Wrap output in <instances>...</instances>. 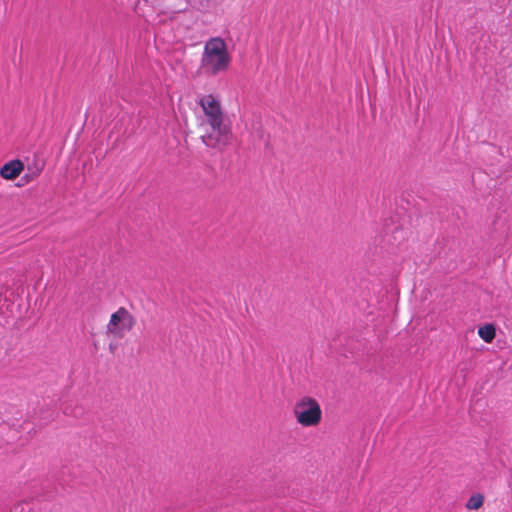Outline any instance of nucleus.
<instances>
[{
	"label": "nucleus",
	"mask_w": 512,
	"mask_h": 512,
	"mask_svg": "<svg viewBox=\"0 0 512 512\" xmlns=\"http://www.w3.org/2000/svg\"><path fill=\"white\" fill-rule=\"evenodd\" d=\"M135 325V318L125 308L114 312L107 324V332L116 338H123Z\"/></svg>",
	"instance_id": "nucleus-4"
},
{
	"label": "nucleus",
	"mask_w": 512,
	"mask_h": 512,
	"mask_svg": "<svg viewBox=\"0 0 512 512\" xmlns=\"http://www.w3.org/2000/svg\"><path fill=\"white\" fill-rule=\"evenodd\" d=\"M294 413L298 423L304 427L317 425L322 416L317 401L309 397H304L295 404Z\"/></svg>",
	"instance_id": "nucleus-3"
},
{
	"label": "nucleus",
	"mask_w": 512,
	"mask_h": 512,
	"mask_svg": "<svg viewBox=\"0 0 512 512\" xmlns=\"http://www.w3.org/2000/svg\"><path fill=\"white\" fill-rule=\"evenodd\" d=\"M483 502H484L483 495H481L479 493L474 494L468 499V501L466 503V507L470 510H477L483 505Z\"/></svg>",
	"instance_id": "nucleus-8"
},
{
	"label": "nucleus",
	"mask_w": 512,
	"mask_h": 512,
	"mask_svg": "<svg viewBox=\"0 0 512 512\" xmlns=\"http://www.w3.org/2000/svg\"><path fill=\"white\" fill-rule=\"evenodd\" d=\"M479 337L486 343H491L496 335V329L493 324H485L478 329Z\"/></svg>",
	"instance_id": "nucleus-6"
},
{
	"label": "nucleus",
	"mask_w": 512,
	"mask_h": 512,
	"mask_svg": "<svg viewBox=\"0 0 512 512\" xmlns=\"http://www.w3.org/2000/svg\"><path fill=\"white\" fill-rule=\"evenodd\" d=\"M198 104L203 112L199 118L202 142L209 148L223 150L233 137L230 118L223 111L219 98L213 94L200 96Z\"/></svg>",
	"instance_id": "nucleus-1"
},
{
	"label": "nucleus",
	"mask_w": 512,
	"mask_h": 512,
	"mask_svg": "<svg viewBox=\"0 0 512 512\" xmlns=\"http://www.w3.org/2000/svg\"><path fill=\"white\" fill-rule=\"evenodd\" d=\"M24 169L22 161L15 159L5 163L0 169V175L6 180H13L20 175Z\"/></svg>",
	"instance_id": "nucleus-5"
},
{
	"label": "nucleus",
	"mask_w": 512,
	"mask_h": 512,
	"mask_svg": "<svg viewBox=\"0 0 512 512\" xmlns=\"http://www.w3.org/2000/svg\"><path fill=\"white\" fill-rule=\"evenodd\" d=\"M187 6L200 11L206 12L210 7L209 0H184Z\"/></svg>",
	"instance_id": "nucleus-7"
},
{
	"label": "nucleus",
	"mask_w": 512,
	"mask_h": 512,
	"mask_svg": "<svg viewBox=\"0 0 512 512\" xmlns=\"http://www.w3.org/2000/svg\"><path fill=\"white\" fill-rule=\"evenodd\" d=\"M232 62L226 41L221 37H211L205 41L200 70L208 77H217L226 73Z\"/></svg>",
	"instance_id": "nucleus-2"
}]
</instances>
